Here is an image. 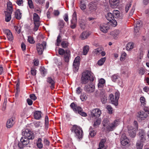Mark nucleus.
<instances>
[{"label": "nucleus", "mask_w": 149, "mask_h": 149, "mask_svg": "<svg viewBox=\"0 0 149 149\" xmlns=\"http://www.w3.org/2000/svg\"><path fill=\"white\" fill-rule=\"evenodd\" d=\"M72 132L74 134V136L78 139L83 137V131L81 128L76 125H74L71 129Z\"/></svg>", "instance_id": "1"}, {"label": "nucleus", "mask_w": 149, "mask_h": 149, "mask_svg": "<svg viewBox=\"0 0 149 149\" xmlns=\"http://www.w3.org/2000/svg\"><path fill=\"white\" fill-rule=\"evenodd\" d=\"M70 107L75 113H78L82 116L86 117L87 116V114L85 112L83 111L82 108L78 106L77 104H74V102L71 103Z\"/></svg>", "instance_id": "2"}, {"label": "nucleus", "mask_w": 149, "mask_h": 149, "mask_svg": "<svg viewBox=\"0 0 149 149\" xmlns=\"http://www.w3.org/2000/svg\"><path fill=\"white\" fill-rule=\"evenodd\" d=\"M91 76V72L87 70L83 72L81 77V82L83 84H86L90 81Z\"/></svg>", "instance_id": "3"}, {"label": "nucleus", "mask_w": 149, "mask_h": 149, "mask_svg": "<svg viewBox=\"0 0 149 149\" xmlns=\"http://www.w3.org/2000/svg\"><path fill=\"white\" fill-rule=\"evenodd\" d=\"M58 53L60 55H64V58L65 61L67 62H69L70 55V51L66 50L65 52L63 49L59 48L58 49Z\"/></svg>", "instance_id": "4"}, {"label": "nucleus", "mask_w": 149, "mask_h": 149, "mask_svg": "<svg viewBox=\"0 0 149 149\" xmlns=\"http://www.w3.org/2000/svg\"><path fill=\"white\" fill-rule=\"evenodd\" d=\"M33 19L35 25L33 30L36 31L38 30L40 25V17L37 13H34L33 14Z\"/></svg>", "instance_id": "5"}, {"label": "nucleus", "mask_w": 149, "mask_h": 149, "mask_svg": "<svg viewBox=\"0 0 149 149\" xmlns=\"http://www.w3.org/2000/svg\"><path fill=\"white\" fill-rule=\"evenodd\" d=\"M23 136L29 140H33L34 138L33 133L32 132L28 129H26L22 132Z\"/></svg>", "instance_id": "6"}, {"label": "nucleus", "mask_w": 149, "mask_h": 149, "mask_svg": "<svg viewBox=\"0 0 149 149\" xmlns=\"http://www.w3.org/2000/svg\"><path fill=\"white\" fill-rule=\"evenodd\" d=\"M46 43L43 42L41 44L38 43L36 46V50L39 55H41L43 52L44 50L46 48Z\"/></svg>", "instance_id": "7"}, {"label": "nucleus", "mask_w": 149, "mask_h": 149, "mask_svg": "<svg viewBox=\"0 0 149 149\" xmlns=\"http://www.w3.org/2000/svg\"><path fill=\"white\" fill-rule=\"evenodd\" d=\"M119 120L116 119L113 121V122L109 124L106 126L107 130L108 131H111L114 130L116 127L119 125Z\"/></svg>", "instance_id": "8"}, {"label": "nucleus", "mask_w": 149, "mask_h": 149, "mask_svg": "<svg viewBox=\"0 0 149 149\" xmlns=\"http://www.w3.org/2000/svg\"><path fill=\"white\" fill-rule=\"evenodd\" d=\"M106 17L108 20L109 21V23L112 26L115 27L116 26L117 22L114 19V18L112 13H108L106 16Z\"/></svg>", "instance_id": "9"}, {"label": "nucleus", "mask_w": 149, "mask_h": 149, "mask_svg": "<svg viewBox=\"0 0 149 149\" xmlns=\"http://www.w3.org/2000/svg\"><path fill=\"white\" fill-rule=\"evenodd\" d=\"M109 97L111 103L115 106L118 105V100L119 97V93L118 92H116L115 94V98L112 94L109 95Z\"/></svg>", "instance_id": "10"}, {"label": "nucleus", "mask_w": 149, "mask_h": 149, "mask_svg": "<svg viewBox=\"0 0 149 149\" xmlns=\"http://www.w3.org/2000/svg\"><path fill=\"white\" fill-rule=\"evenodd\" d=\"M30 140L23 136L21 137L20 139V141L19 142L18 145L20 148H22L24 147L29 144Z\"/></svg>", "instance_id": "11"}, {"label": "nucleus", "mask_w": 149, "mask_h": 149, "mask_svg": "<svg viewBox=\"0 0 149 149\" xmlns=\"http://www.w3.org/2000/svg\"><path fill=\"white\" fill-rule=\"evenodd\" d=\"M61 42V45L63 48H65L68 47L69 45L68 42L66 40L62 41L61 38H57L56 42V43L55 45L56 46H59Z\"/></svg>", "instance_id": "12"}, {"label": "nucleus", "mask_w": 149, "mask_h": 149, "mask_svg": "<svg viewBox=\"0 0 149 149\" xmlns=\"http://www.w3.org/2000/svg\"><path fill=\"white\" fill-rule=\"evenodd\" d=\"M109 23H104L100 25V30L104 33H107L110 28V25Z\"/></svg>", "instance_id": "13"}, {"label": "nucleus", "mask_w": 149, "mask_h": 149, "mask_svg": "<svg viewBox=\"0 0 149 149\" xmlns=\"http://www.w3.org/2000/svg\"><path fill=\"white\" fill-rule=\"evenodd\" d=\"M80 57L79 56H77L75 59L73 63V70L74 72H76L78 71L80 64Z\"/></svg>", "instance_id": "14"}, {"label": "nucleus", "mask_w": 149, "mask_h": 149, "mask_svg": "<svg viewBox=\"0 0 149 149\" xmlns=\"http://www.w3.org/2000/svg\"><path fill=\"white\" fill-rule=\"evenodd\" d=\"M101 113L100 110L97 109H95L91 111V115L93 118H96L100 117Z\"/></svg>", "instance_id": "15"}, {"label": "nucleus", "mask_w": 149, "mask_h": 149, "mask_svg": "<svg viewBox=\"0 0 149 149\" xmlns=\"http://www.w3.org/2000/svg\"><path fill=\"white\" fill-rule=\"evenodd\" d=\"M95 86L94 85L90 84H89L86 85L84 88V91L88 93L93 92L95 90Z\"/></svg>", "instance_id": "16"}, {"label": "nucleus", "mask_w": 149, "mask_h": 149, "mask_svg": "<svg viewBox=\"0 0 149 149\" xmlns=\"http://www.w3.org/2000/svg\"><path fill=\"white\" fill-rule=\"evenodd\" d=\"M142 23L139 21H136L135 23L134 28V32L137 34L139 33L140 29L142 27Z\"/></svg>", "instance_id": "17"}, {"label": "nucleus", "mask_w": 149, "mask_h": 149, "mask_svg": "<svg viewBox=\"0 0 149 149\" xmlns=\"http://www.w3.org/2000/svg\"><path fill=\"white\" fill-rule=\"evenodd\" d=\"M100 97L102 103L105 104L107 102V97L105 90L102 89L100 92Z\"/></svg>", "instance_id": "18"}, {"label": "nucleus", "mask_w": 149, "mask_h": 149, "mask_svg": "<svg viewBox=\"0 0 149 149\" xmlns=\"http://www.w3.org/2000/svg\"><path fill=\"white\" fill-rule=\"evenodd\" d=\"M88 9L91 12L95 11L97 9V5L94 2H90L88 5Z\"/></svg>", "instance_id": "19"}, {"label": "nucleus", "mask_w": 149, "mask_h": 149, "mask_svg": "<svg viewBox=\"0 0 149 149\" xmlns=\"http://www.w3.org/2000/svg\"><path fill=\"white\" fill-rule=\"evenodd\" d=\"M109 3L111 7L113 8H115L119 5V0H109Z\"/></svg>", "instance_id": "20"}, {"label": "nucleus", "mask_w": 149, "mask_h": 149, "mask_svg": "<svg viewBox=\"0 0 149 149\" xmlns=\"http://www.w3.org/2000/svg\"><path fill=\"white\" fill-rule=\"evenodd\" d=\"M128 139H127L125 134H123L120 139L121 144L123 146H125L128 144Z\"/></svg>", "instance_id": "21"}, {"label": "nucleus", "mask_w": 149, "mask_h": 149, "mask_svg": "<svg viewBox=\"0 0 149 149\" xmlns=\"http://www.w3.org/2000/svg\"><path fill=\"white\" fill-rule=\"evenodd\" d=\"M128 133L132 137H134L136 135V131L135 128L132 127L128 126Z\"/></svg>", "instance_id": "22"}, {"label": "nucleus", "mask_w": 149, "mask_h": 149, "mask_svg": "<svg viewBox=\"0 0 149 149\" xmlns=\"http://www.w3.org/2000/svg\"><path fill=\"white\" fill-rule=\"evenodd\" d=\"M139 135L140 138V140H142L143 141H146V134L143 130L141 129L139 130Z\"/></svg>", "instance_id": "23"}, {"label": "nucleus", "mask_w": 149, "mask_h": 149, "mask_svg": "<svg viewBox=\"0 0 149 149\" xmlns=\"http://www.w3.org/2000/svg\"><path fill=\"white\" fill-rule=\"evenodd\" d=\"M112 14L114 18H116L122 19L123 16L122 15H121L120 11L116 10H114L112 12Z\"/></svg>", "instance_id": "24"}, {"label": "nucleus", "mask_w": 149, "mask_h": 149, "mask_svg": "<svg viewBox=\"0 0 149 149\" xmlns=\"http://www.w3.org/2000/svg\"><path fill=\"white\" fill-rule=\"evenodd\" d=\"M98 87L100 90L102 91V89L104 87L105 83V80L103 78H101L98 81Z\"/></svg>", "instance_id": "25"}, {"label": "nucleus", "mask_w": 149, "mask_h": 149, "mask_svg": "<svg viewBox=\"0 0 149 149\" xmlns=\"http://www.w3.org/2000/svg\"><path fill=\"white\" fill-rule=\"evenodd\" d=\"M14 124L13 119L10 118L8 120L6 124V127L8 128H10L12 127Z\"/></svg>", "instance_id": "26"}, {"label": "nucleus", "mask_w": 149, "mask_h": 149, "mask_svg": "<svg viewBox=\"0 0 149 149\" xmlns=\"http://www.w3.org/2000/svg\"><path fill=\"white\" fill-rule=\"evenodd\" d=\"M22 13L19 9L17 10L15 13V17L17 19H20L22 17Z\"/></svg>", "instance_id": "27"}, {"label": "nucleus", "mask_w": 149, "mask_h": 149, "mask_svg": "<svg viewBox=\"0 0 149 149\" xmlns=\"http://www.w3.org/2000/svg\"><path fill=\"white\" fill-rule=\"evenodd\" d=\"M42 113L39 111H36L34 113V116L35 118L37 120L40 119L41 117Z\"/></svg>", "instance_id": "28"}, {"label": "nucleus", "mask_w": 149, "mask_h": 149, "mask_svg": "<svg viewBox=\"0 0 149 149\" xmlns=\"http://www.w3.org/2000/svg\"><path fill=\"white\" fill-rule=\"evenodd\" d=\"M47 81L51 85L50 87L52 89H53L54 87L55 82L51 77L47 78Z\"/></svg>", "instance_id": "29"}, {"label": "nucleus", "mask_w": 149, "mask_h": 149, "mask_svg": "<svg viewBox=\"0 0 149 149\" xmlns=\"http://www.w3.org/2000/svg\"><path fill=\"white\" fill-rule=\"evenodd\" d=\"M138 117L141 120H144L145 119L146 117V114L143 111H140L139 113Z\"/></svg>", "instance_id": "30"}, {"label": "nucleus", "mask_w": 149, "mask_h": 149, "mask_svg": "<svg viewBox=\"0 0 149 149\" xmlns=\"http://www.w3.org/2000/svg\"><path fill=\"white\" fill-rule=\"evenodd\" d=\"M145 141L142 140L138 141L136 143V147L137 149H142L143 146V143Z\"/></svg>", "instance_id": "31"}, {"label": "nucleus", "mask_w": 149, "mask_h": 149, "mask_svg": "<svg viewBox=\"0 0 149 149\" xmlns=\"http://www.w3.org/2000/svg\"><path fill=\"white\" fill-rule=\"evenodd\" d=\"M134 43L132 42H128L126 46V49L127 51H130L134 48Z\"/></svg>", "instance_id": "32"}, {"label": "nucleus", "mask_w": 149, "mask_h": 149, "mask_svg": "<svg viewBox=\"0 0 149 149\" xmlns=\"http://www.w3.org/2000/svg\"><path fill=\"white\" fill-rule=\"evenodd\" d=\"M42 141L41 139L39 138L36 141V145L38 148L39 149H42L43 147V144L42 142Z\"/></svg>", "instance_id": "33"}, {"label": "nucleus", "mask_w": 149, "mask_h": 149, "mask_svg": "<svg viewBox=\"0 0 149 149\" xmlns=\"http://www.w3.org/2000/svg\"><path fill=\"white\" fill-rule=\"evenodd\" d=\"M77 21L76 17L75 16L73 17L72 19L71 20V23L72 25H71V27L72 29H74L76 26V23Z\"/></svg>", "instance_id": "34"}, {"label": "nucleus", "mask_w": 149, "mask_h": 149, "mask_svg": "<svg viewBox=\"0 0 149 149\" xmlns=\"http://www.w3.org/2000/svg\"><path fill=\"white\" fill-rule=\"evenodd\" d=\"M79 7L83 11H84L86 8V5L84 1L81 0L80 1Z\"/></svg>", "instance_id": "35"}, {"label": "nucleus", "mask_w": 149, "mask_h": 149, "mask_svg": "<svg viewBox=\"0 0 149 149\" xmlns=\"http://www.w3.org/2000/svg\"><path fill=\"white\" fill-rule=\"evenodd\" d=\"M91 34V32L88 31H84L81 33V37H87L89 36Z\"/></svg>", "instance_id": "36"}, {"label": "nucleus", "mask_w": 149, "mask_h": 149, "mask_svg": "<svg viewBox=\"0 0 149 149\" xmlns=\"http://www.w3.org/2000/svg\"><path fill=\"white\" fill-rule=\"evenodd\" d=\"M4 33L7 37H13L12 34L10 30L6 29L4 31Z\"/></svg>", "instance_id": "37"}, {"label": "nucleus", "mask_w": 149, "mask_h": 149, "mask_svg": "<svg viewBox=\"0 0 149 149\" xmlns=\"http://www.w3.org/2000/svg\"><path fill=\"white\" fill-rule=\"evenodd\" d=\"M6 18L5 20L6 22H9L11 19V14L10 13H8L7 12H5Z\"/></svg>", "instance_id": "38"}, {"label": "nucleus", "mask_w": 149, "mask_h": 149, "mask_svg": "<svg viewBox=\"0 0 149 149\" xmlns=\"http://www.w3.org/2000/svg\"><path fill=\"white\" fill-rule=\"evenodd\" d=\"M89 135L91 137H93L96 134V132L93 130L92 127H90L89 129Z\"/></svg>", "instance_id": "39"}, {"label": "nucleus", "mask_w": 149, "mask_h": 149, "mask_svg": "<svg viewBox=\"0 0 149 149\" xmlns=\"http://www.w3.org/2000/svg\"><path fill=\"white\" fill-rule=\"evenodd\" d=\"M80 99L82 101H85L87 98V97L86 95V94L85 93H82L80 95Z\"/></svg>", "instance_id": "40"}, {"label": "nucleus", "mask_w": 149, "mask_h": 149, "mask_svg": "<svg viewBox=\"0 0 149 149\" xmlns=\"http://www.w3.org/2000/svg\"><path fill=\"white\" fill-rule=\"evenodd\" d=\"M33 123L36 127H41L42 125V123L40 121H35Z\"/></svg>", "instance_id": "41"}, {"label": "nucleus", "mask_w": 149, "mask_h": 149, "mask_svg": "<svg viewBox=\"0 0 149 149\" xmlns=\"http://www.w3.org/2000/svg\"><path fill=\"white\" fill-rule=\"evenodd\" d=\"M106 57H104L101 58L98 62L97 63L98 65H102L106 61Z\"/></svg>", "instance_id": "42"}, {"label": "nucleus", "mask_w": 149, "mask_h": 149, "mask_svg": "<svg viewBox=\"0 0 149 149\" xmlns=\"http://www.w3.org/2000/svg\"><path fill=\"white\" fill-rule=\"evenodd\" d=\"M49 121L48 118L47 116H46L45 118V129H47L48 128Z\"/></svg>", "instance_id": "43"}, {"label": "nucleus", "mask_w": 149, "mask_h": 149, "mask_svg": "<svg viewBox=\"0 0 149 149\" xmlns=\"http://www.w3.org/2000/svg\"><path fill=\"white\" fill-rule=\"evenodd\" d=\"M140 100L141 103V105L144 106L146 104V101L144 97H141L140 98Z\"/></svg>", "instance_id": "44"}, {"label": "nucleus", "mask_w": 149, "mask_h": 149, "mask_svg": "<svg viewBox=\"0 0 149 149\" xmlns=\"http://www.w3.org/2000/svg\"><path fill=\"white\" fill-rule=\"evenodd\" d=\"M89 46L86 45L84 46L83 48V54L86 55L88 52L89 50Z\"/></svg>", "instance_id": "45"}, {"label": "nucleus", "mask_w": 149, "mask_h": 149, "mask_svg": "<svg viewBox=\"0 0 149 149\" xmlns=\"http://www.w3.org/2000/svg\"><path fill=\"white\" fill-rule=\"evenodd\" d=\"M106 141V140L104 139H102L100 142L99 144V147L101 148H104V144Z\"/></svg>", "instance_id": "46"}, {"label": "nucleus", "mask_w": 149, "mask_h": 149, "mask_svg": "<svg viewBox=\"0 0 149 149\" xmlns=\"http://www.w3.org/2000/svg\"><path fill=\"white\" fill-rule=\"evenodd\" d=\"M119 31L118 30H115L111 32V34L114 36L116 37L119 34Z\"/></svg>", "instance_id": "47"}, {"label": "nucleus", "mask_w": 149, "mask_h": 149, "mask_svg": "<svg viewBox=\"0 0 149 149\" xmlns=\"http://www.w3.org/2000/svg\"><path fill=\"white\" fill-rule=\"evenodd\" d=\"M101 120L100 119L98 118L94 122L93 124V126L95 127H96L97 126H98L101 123Z\"/></svg>", "instance_id": "48"}, {"label": "nucleus", "mask_w": 149, "mask_h": 149, "mask_svg": "<svg viewBox=\"0 0 149 149\" xmlns=\"http://www.w3.org/2000/svg\"><path fill=\"white\" fill-rule=\"evenodd\" d=\"M28 3L30 8L32 9L34 8L33 3L32 0H28Z\"/></svg>", "instance_id": "49"}, {"label": "nucleus", "mask_w": 149, "mask_h": 149, "mask_svg": "<svg viewBox=\"0 0 149 149\" xmlns=\"http://www.w3.org/2000/svg\"><path fill=\"white\" fill-rule=\"evenodd\" d=\"M82 91V89L80 87H77L76 90V93L78 95L80 94Z\"/></svg>", "instance_id": "50"}, {"label": "nucleus", "mask_w": 149, "mask_h": 149, "mask_svg": "<svg viewBox=\"0 0 149 149\" xmlns=\"http://www.w3.org/2000/svg\"><path fill=\"white\" fill-rule=\"evenodd\" d=\"M132 4L131 3H128L125 7V11L127 13L129 10L130 8L131 7Z\"/></svg>", "instance_id": "51"}, {"label": "nucleus", "mask_w": 149, "mask_h": 149, "mask_svg": "<svg viewBox=\"0 0 149 149\" xmlns=\"http://www.w3.org/2000/svg\"><path fill=\"white\" fill-rule=\"evenodd\" d=\"M64 22L63 20H60L58 23V26L60 28H62L64 25Z\"/></svg>", "instance_id": "52"}, {"label": "nucleus", "mask_w": 149, "mask_h": 149, "mask_svg": "<svg viewBox=\"0 0 149 149\" xmlns=\"http://www.w3.org/2000/svg\"><path fill=\"white\" fill-rule=\"evenodd\" d=\"M95 53L96 54H99L101 53V51H102V48H98L95 50Z\"/></svg>", "instance_id": "53"}, {"label": "nucleus", "mask_w": 149, "mask_h": 149, "mask_svg": "<svg viewBox=\"0 0 149 149\" xmlns=\"http://www.w3.org/2000/svg\"><path fill=\"white\" fill-rule=\"evenodd\" d=\"M40 71L41 74H43V76H44L45 74L47 72L46 70L44 67H41L40 68Z\"/></svg>", "instance_id": "54"}, {"label": "nucleus", "mask_w": 149, "mask_h": 149, "mask_svg": "<svg viewBox=\"0 0 149 149\" xmlns=\"http://www.w3.org/2000/svg\"><path fill=\"white\" fill-rule=\"evenodd\" d=\"M135 6H133L132 7V9L131 10L129 14L130 16H131L133 15L135 10Z\"/></svg>", "instance_id": "55"}, {"label": "nucleus", "mask_w": 149, "mask_h": 149, "mask_svg": "<svg viewBox=\"0 0 149 149\" xmlns=\"http://www.w3.org/2000/svg\"><path fill=\"white\" fill-rule=\"evenodd\" d=\"M107 109L108 111V112L109 113H112L113 111V108L110 105H108L107 107Z\"/></svg>", "instance_id": "56"}, {"label": "nucleus", "mask_w": 149, "mask_h": 149, "mask_svg": "<svg viewBox=\"0 0 149 149\" xmlns=\"http://www.w3.org/2000/svg\"><path fill=\"white\" fill-rule=\"evenodd\" d=\"M118 76L116 74H114L112 77V79L113 82H116L118 79Z\"/></svg>", "instance_id": "57"}, {"label": "nucleus", "mask_w": 149, "mask_h": 149, "mask_svg": "<svg viewBox=\"0 0 149 149\" xmlns=\"http://www.w3.org/2000/svg\"><path fill=\"white\" fill-rule=\"evenodd\" d=\"M44 143L45 146H49V142L47 139L46 138H44Z\"/></svg>", "instance_id": "58"}, {"label": "nucleus", "mask_w": 149, "mask_h": 149, "mask_svg": "<svg viewBox=\"0 0 149 149\" xmlns=\"http://www.w3.org/2000/svg\"><path fill=\"white\" fill-rule=\"evenodd\" d=\"M14 28L17 33H19L20 32V27L16 26H14Z\"/></svg>", "instance_id": "59"}, {"label": "nucleus", "mask_w": 149, "mask_h": 149, "mask_svg": "<svg viewBox=\"0 0 149 149\" xmlns=\"http://www.w3.org/2000/svg\"><path fill=\"white\" fill-rule=\"evenodd\" d=\"M126 55V54L124 52L121 55V56L120 58V60L121 61H123L124 60L125 57Z\"/></svg>", "instance_id": "60"}, {"label": "nucleus", "mask_w": 149, "mask_h": 149, "mask_svg": "<svg viewBox=\"0 0 149 149\" xmlns=\"http://www.w3.org/2000/svg\"><path fill=\"white\" fill-rule=\"evenodd\" d=\"M7 11L5 12H7L8 13H12L13 11V8L12 7H7Z\"/></svg>", "instance_id": "61"}, {"label": "nucleus", "mask_w": 149, "mask_h": 149, "mask_svg": "<svg viewBox=\"0 0 149 149\" xmlns=\"http://www.w3.org/2000/svg\"><path fill=\"white\" fill-rule=\"evenodd\" d=\"M63 19L64 20L67 22L68 21V17L67 13H65L63 16Z\"/></svg>", "instance_id": "62"}, {"label": "nucleus", "mask_w": 149, "mask_h": 149, "mask_svg": "<svg viewBox=\"0 0 149 149\" xmlns=\"http://www.w3.org/2000/svg\"><path fill=\"white\" fill-rule=\"evenodd\" d=\"M28 41L31 44H33L35 42V41L33 40V38H28Z\"/></svg>", "instance_id": "63"}, {"label": "nucleus", "mask_w": 149, "mask_h": 149, "mask_svg": "<svg viewBox=\"0 0 149 149\" xmlns=\"http://www.w3.org/2000/svg\"><path fill=\"white\" fill-rule=\"evenodd\" d=\"M143 110L149 113V107L145 106L143 108Z\"/></svg>", "instance_id": "64"}]
</instances>
